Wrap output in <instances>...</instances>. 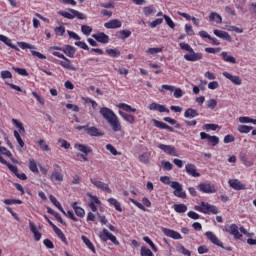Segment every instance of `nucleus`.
I'll return each instance as SVG.
<instances>
[{"label": "nucleus", "mask_w": 256, "mask_h": 256, "mask_svg": "<svg viewBox=\"0 0 256 256\" xmlns=\"http://www.w3.org/2000/svg\"><path fill=\"white\" fill-rule=\"evenodd\" d=\"M160 181L161 183H164V185H170V187L173 184V181H171V177L169 176H161Z\"/></svg>", "instance_id": "nucleus-62"}, {"label": "nucleus", "mask_w": 256, "mask_h": 256, "mask_svg": "<svg viewBox=\"0 0 256 256\" xmlns=\"http://www.w3.org/2000/svg\"><path fill=\"white\" fill-rule=\"evenodd\" d=\"M75 47L71 46V45H67L64 48V53L65 55H67V57H70L71 59H73L75 57Z\"/></svg>", "instance_id": "nucleus-38"}, {"label": "nucleus", "mask_w": 256, "mask_h": 256, "mask_svg": "<svg viewBox=\"0 0 256 256\" xmlns=\"http://www.w3.org/2000/svg\"><path fill=\"white\" fill-rule=\"evenodd\" d=\"M163 18L166 21V24L168 25V27H170V29H175V22H173L171 17L167 15H163Z\"/></svg>", "instance_id": "nucleus-59"}, {"label": "nucleus", "mask_w": 256, "mask_h": 256, "mask_svg": "<svg viewBox=\"0 0 256 256\" xmlns=\"http://www.w3.org/2000/svg\"><path fill=\"white\" fill-rule=\"evenodd\" d=\"M54 33H56V35H58L59 37H63V35H65V28H64V26L56 27L54 29Z\"/></svg>", "instance_id": "nucleus-63"}, {"label": "nucleus", "mask_w": 256, "mask_h": 256, "mask_svg": "<svg viewBox=\"0 0 256 256\" xmlns=\"http://www.w3.org/2000/svg\"><path fill=\"white\" fill-rule=\"evenodd\" d=\"M176 251L178 253H182V255H186V256H191V251H189L188 249H186L185 246L179 244L176 246Z\"/></svg>", "instance_id": "nucleus-47"}, {"label": "nucleus", "mask_w": 256, "mask_h": 256, "mask_svg": "<svg viewBox=\"0 0 256 256\" xmlns=\"http://www.w3.org/2000/svg\"><path fill=\"white\" fill-rule=\"evenodd\" d=\"M108 203H110V205H113L115 207L116 211H119L120 213L123 211V208H121V203H119V201H117V199L109 198Z\"/></svg>", "instance_id": "nucleus-44"}, {"label": "nucleus", "mask_w": 256, "mask_h": 256, "mask_svg": "<svg viewBox=\"0 0 256 256\" xmlns=\"http://www.w3.org/2000/svg\"><path fill=\"white\" fill-rule=\"evenodd\" d=\"M237 129H238L239 133H250L251 131H253V127L247 126V125H240V126H238Z\"/></svg>", "instance_id": "nucleus-52"}, {"label": "nucleus", "mask_w": 256, "mask_h": 256, "mask_svg": "<svg viewBox=\"0 0 256 256\" xmlns=\"http://www.w3.org/2000/svg\"><path fill=\"white\" fill-rule=\"evenodd\" d=\"M161 165H162L163 169H165V171H171L173 169V164L169 161L163 160L161 162Z\"/></svg>", "instance_id": "nucleus-60"}, {"label": "nucleus", "mask_w": 256, "mask_h": 256, "mask_svg": "<svg viewBox=\"0 0 256 256\" xmlns=\"http://www.w3.org/2000/svg\"><path fill=\"white\" fill-rule=\"evenodd\" d=\"M92 37H93V39L98 41V43H104V44L109 43V37L107 36V34H105L103 32L98 33V34H93Z\"/></svg>", "instance_id": "nucleus-25"}, {"label": "nucleus", "mask_w": 256, "mask_h": 256, "mask_svg": "<svg viewBox=\"0 0 256 256\" xmlns=\"http://www.w3.org/2000/svg\"><path fill=\"white\" fill-rule=\"evenodd\" d=\"M86 133L91 137H101L103 135L96 127H87Z\"/></svg>", "instance_id": "nucleus-30"}, {"label": "nucleus", "mask_w": 256, "mask_h": 256, "mask_svg": "<svg viewBox=\"0 0 256 256\" xmlns=\"http://www.w3.org/2000/svg\"><path fill=\"white\" fill-rule=\"evenodd\" d=\"M120 117H122V119H124V121H126V123H129L130 125H133V123H135V116L131 115V114H127L123 111H119L118 112Z\"/></svg>", "instance_id": "nucleus-27"}, {"label": "nucleus", "mask_w": 256, "mask_h": 256, "mask_svg": "<svg viewBox=\"0 0 256 256\" xmlns=\"http://www.w3.org/2000/svg\"><path fill=\"white\" fill-rule=\"evenodd\" d=\"M239 123H252V125H256V119H253L249 116H241L238 119Z\"/></svg>", "instance_id": "nucleus-46"}, {"label": "nucleus", "mask_w": 256, "mask_h": 256, "mask_svg": "<svg viewBox=\"0 0 256 256\" xmlns=\"http://www.w3.org/2000/svg\"><path fill=\"white\" fill-rule=\"evenodd\" d=\"M150 157H151V154L149 152H144L138 157V159L140 163H144L145 165H147V163H149Z\"/></svg>", "instance_id": "nucleus-45"}, {"label": "nucleus", "mask_w": 256, "mask_h": 256, "mask_svg": "<svg viewBox=\"0 0 256 256\" xmlns=\"http://www.w3.org/2000/svg\"><path fill=\"white\" fill-rule=\"evenodd\" d=\"M209 21H214L215 23L221 24L223 23V18L218 13L212 12L209 15Z\"/></svg>", "instance_id": "nucleus-36"}, {"label": "nucleus", "mask_w": 256, "mask_h": 256, "mask_svg": "<svg viewBox=\"0 0 256 256\" xmlns=\"http://www.w3.org/2000/svg\"><path fill=\"white\" fill-rule=\"evenodd\" d=\"M81 32L83 33V35L89 36L93 32V28H91V26L82 25Z\"/></svg>", "instance_id": "nucleus-54"}, {"label": "nucleus", "mask_w": 256, "mask_h": 256, "mask_svg": "<svg viewBox=\"0 0 256 256\" xmlns=\"http://www.w3.org/2000/svg\"><path fill=\"white\" fill-rule=\"evenodd\" d=\"M99 237L101 241H103V243H107V241H111L114 245H119V241H117V237H115V235L110 233V231L107 230V228H104L99 233Z\"/></svg>", "instance_id": "nucleus-6"}, {"label": "nucleus", "mask_w": 256, "mask_h": 256, "mask_svg": "<svg viewBox=\"0 0 256 256\" xmlns=\"http://www.w3.org/2000/svg\"><path fill=\"white\" fill-rule=\"evenodd\" d=\"M83 243L86 245V247H88V249H90V251H92V253H95V246H93V243L91 242V240H89V238H87V236H82L81 237Z\"/></svg>", "instance_id": "nucleus-43"}, {"label": "nucleus", "mask_w": 256, "mask_h": 256, "mask_svg": "<svg viewBox=\"0 0 256 256\" xmlns=\"http://www.w3.org/2000/svg\"><path fill=\"white\" fill-rule=\"evenodd\" d=\"M87 196L90 198L89 207L93 213H96L97 211V205H101V200L95 195H92L91 193H88Z\"/></svg>", "instance_id": "nucleus-13"}, {"label": "nucleus", "mask_w": 256, "mask_h": 256, "mask_svg": "<svg viewBox=\"0 0 256 256\" xmlns=\"http://www.w3.org/2000/svg\"><path fill=\"white\" fill-rule=\"evenodd\" d=\"M194 209L195 211H199V213H204L205 215H217V213H219L217 206L206 202H201L200 205L195 206Z\"/></svg>", "instance_id": "nucleus-3"}, {"label": "nucleus", "mask_w": 256, "mask_h": 256, "mask_svg": "<svg viewBox=\"0 0 256 256\" xmlns=\"http://www.w3.org/2000/svg\"><path fill=\"white\" fill-rule=\"evenodd\" d=\"M90 183L94 185L97 189H101V191H106V193H111V188H109V185L103 183L102 181H99L95 178L90 179Z\"/></svg>", "instance_id": "nucleus-10"}, {"label": "nucleus", "mask_w": 256, "mask_h": 256, "mask_svg": "<svg viewBox=\"0 0 256 256\" xmlns=\"http://www.w3.org/2000/svg\"><path fill=\"white\" fill-rule=\"evenodd\" d=\"M64 61H60L59 65L63 67L64 69H69L70 71H77V68L73 66L71 63V60H69L67 57L63 58Z\"/></svg>", "instance_id": "nucleus-26"}, {"label": "nucleus", "mask_w": 256, "mask_h": 256, "mask_svg": "<svg viewBox=\"0 0 256 256\" xmlns=\"http://www.w3.org/2000/svg\"><path fill=\"white\" fill-rule=\"evenodd\" d=\"M153 123L155 127H158L159 129H167V131H173V128L164 122H161L159 120H153Z\"/></svg>", "instance_id": "nucleus-37"}, {"label": "nucleus", "mask_w": 256, "mask_h": 256, "mask_svg": "<svg viewBox=\"0 0 256 256\" xmlns=\"http://www.w3.org/2000/svg\"><path fill=\"white\" fill-rule=\"evenodd\" d=\"M107 151L111 152L112 155L116 157V155H121V152H118L117 149L111 144L106 145Z\"/></svg>", "instance_id": "nucleus-58"}, {"label": "nucleus", "mask_w": 256, "mask_h": 256, "mask_svg": "<svg viewBox=\"0 0 256 256\" xmlns=\"http://www.w3.org/2000/svg\"><path fill=\"white\" fill-rule=\"evenodd\" d=\"M198 189L202 193H217V189H215V185H211L209 183H200L198 185Z\"/></svg>", "instance_id": "nucleus-14"}, {"label": "nucleus", "mask_w": 256, "mask_h": 256, "mask_svg": "<svg viewBox=\"0 0 256 256\" xmlns=\"http://www.w3.org/2000/svg\"><path fill=\"white\" fill-rule=\"evenodd\" d=\"M143 241H145V243H148V245H150L151 249L155 253H157V246H155V243H153V241H151V239L148 236H144Z\"/></svg>", "instance_id": "nucleus-55"}, {"label": "nucleus", "mask_w": 256, "mask_h": 256, "mask_svg": "<svg viewBox=\"0 0 256 256\" xmlns=\"http://www.w3.org/2000/svg\"><path fill=\"white\" fill-rule=\"evenodd\" d=\"M58 14L61 15V17H65V19H80V20H85L87 19V16L78 10L75 9H69V12L67 11H59Z\"/></svg>", "instance_id": "nucleus-4"}, {"label": "nucleus", "mask_w": 256, "mask_h": 256, "mask_svg": "<svg viewBox=\"0 0 256 256\" xmlns=\"http://www.w3.org/2000/svg\"><path fill=\"white\" fill-rule=\"evenodd\" d=\"M222 59L223 61H225L226 63H232L233 65H235V63H237V59H235V57L230 56L229 53L227 52H222L221 53Z\"/></svg>", "instance_id": "nucleus-33"}, {"label": "nucleus", "mask_w": 256, "mask_h": 256, "mask_svg": "<svg viewBox=\"0 0 256 256\" xmlns=\"http://www.w3.org/2000/svg\"><path fill=\"white\" fill-rule=\"evenodd\" d=\"M129 37H131V30H121L119 31V39H122L123 41H125V39H129Z\"/></svg>", "instance_id": "nucleus-49"}, {"label": "nucleus", "mask_w": 256, "mask_h": 256, "mask_svg": "<svg viewBox=\"0 0 256 256\" xmlns=\"http://www.w3.org/2000/svg\"><path fill=\"white\" fill-rule=\"evenodd\" d=\"M0 41L7 45L8 47H11V49H15V51H19V48L11 43V39L5 35L0 36Z\"/></svg>", "instance_id": "nucleus-32"}, {"label": "nucleus", "mask_w": 256, "mask_h": 256, "mask_svg": "<svg viewBox=\"0 0 256 256\" xmlns=\"http://www.w3.org/2000/svg\"><path fill=\"white\" fill-rule=\"evenodd\" d=\"M158 149H161V151H163L167 155H171L172 157H177V150L175 149V147L171 145L160 144L158 146Z\"/></svg>", "instance_id": "nucleus-16"}, {"label": "nucleus", "mask_w": 256, "mask_h": 256, "mask_svg": "<svg viewBox=\"0 0 256 256\" xmlns=\"http://www.w3.org/2000/svg\"><path fill=\"white\" fill-rule=\"evenodd\" d=\"M106 53L109 57H119V55H121L119 49H106Z\"/></svg>", "instance_id": "nucleus-53"}, {"label": "nucleus", "mask_w": 256, "mask_h": 256, "mask_svg": "<svg viewBox=\"0 0 256 256\" xmlns=\"http://www.w3.org/2000/svg\"><path fill=\"white\" fill-rule=\"evenodd\" d=\"M224 231L226 233H229L230 235H233L234 239H241L243 235H247L248 237H251V234L245 229V227H240L237 226L236 224H231L229 226H226L224 228Z\"/></svg>", "instance_id": "nucleus-2"}, {"label": "nucleus", "mask_w": 256, "mask_h": 256, "mask_svg": "<svg viewBox=\"0 0 256 256\" xmlns=\"http://www.w3.org/2000/svg\"><path fill=\"white\" fill-rule=\"evenodd\" d=\"M213 33L216 35V37H219V39H224V41H228L229 43L232 41L231 35L225 31L215 29Z\"/></svg>", "instance_id": "nucleus-23"}, {"label": "nucleus", "mask_w": 256, "mask_h": 256, "mask_svg": "<svg viewBox=\"0 0 256 256\" xmlns=\"http://www.w3.org/2000/svg\"><path fill=\"white\" fill-rule=\"evenodd\" d=\"M100 115H102L103 119L107 120V123L108 121H111L113 118L117 116V114L113 112V110L107 107H103L100 109Z\"/></svg>", "instance_id": "nucleus-8"}, {"label": "nucleus", "mask_w": 256, "mask_h": 256, "mask_svg": "<svg viewBox=\"0 0 256 256\" xmlns=\"http://www.w3.org/2000/svg\"><path fill=\"white\" fill-rule=\"evenodd\" d=\"M74 149H76V151H80V153H84V155H89V153L93 152L91 147H89L88 145L79 143L74 144Z\"/></svg>", "instance_id": "nucleus-22"}, {"label": "nucleus", "mask_w": 256, "mask_h": 256, "mask_svg": "<svg viewBox=\"0 0 256 256\" xmlns=\"http://www.w3.org/2000/svg\"><path fill=\"white\" fill-rule=\"evenodd\" d=\"M222 75H223V77H225L226 79L231 81V83H233V85H242L243 84V80L239 76H233L229 72H223Z\"/></svg>", "instance_id": "nucleus-19"}, {"label": "nucleus", "mask_w": 256, "mask_h": 256, "mask_svg": "<svg viewBox=\"0 0 256 256\" xmlns=\"http://www.w3.org/2000/svg\"><path fill=\"white\" fill-rule=\"evenodd\" d=\"M205 237H207V239L209 241H211L213 243V245H216L217 247H221L223 249V242H221V240H219V238H217L215 233H213L211 231H207L205 233Z\"/></svg>", "instance_id": "nucleus-15"}, {"label": "nucleus", "mask_w": 256, "mask_h": 256, "mask_svg": "<svg viewBox=\"0 0 256 256\" xmlns=\"http://www.w3.org/2000/svg\"><path fill=\"white\" fill-rule=\"evenodd\" d=\"M143 13L145 17H151V15H155V13H157V10L153 6H146L143 8Z\"/></svg>", "instance_id": "nucleus-39"}, {"label": "nucleus", "mask_w": 256, "mask_h": 256, "mask_svg": "<svg viewBox=\"0 0 256 256\" xmlns=\"http://www.w3.org/2000/svg\"><path fill=\"white\" fill-rule=\"evenodd\" d=\"M187 175H190V177H201V174L197 172V166L192 163H188L185 166Z\"/></svg>", "instance_id": "nucleus-18"}, {"label": "nucleus", "mask_w": 256, "mask_h": 256, "mask_svg": "<svg viewBox=\"0 0 256 256\" xmlns=\"http://www.w3.org/2000/svg\"><path fill=\"white\" fill-rule=\"evenodd\" d=\"M29 169L30 171H32V173H39V168H37V162L33 158L29 160Z\"/></svg>", "instance_id": "nucleus-48"}, {"label": "nucleus", "mask_w": 256, "mask_h": 256, "mask_svg": "<svg viewBox=\"0 0 256 256\" xmlns=\"http://www.w3.org/2000/svg\"><path fill=\"white\" fill-rule=\"evenodd\" d=\"M13 125L19 129L20 133H25V127L23 126V123L17 119H12Z\"/></svg>", "instance_id": "nucleus-51"}, {"label": "nucleus", "mask_w": 256, "mask_h": 256, "mask_svg": "<svg viewBox=\"0 0 256 256\" xmlns=\"http://www.w3.org/2000/svg\"><path fill=\"white\" fill-rule=\"evenodd\" d=\"M179 47H180V49H182V51H188V53H189V54L184 55L185 61L195 62V61H201V59H203V53L195 52V50H193L191 45H189L185 42H181L179 44Z\"/></svg>", "instance_id": "nucleus-1"}, {"label": "nucleus", "mask_w": 256, "mask_h": 256, "mask_svg": "<svg viewBox=\"0 0 256 256\" xmlns=\"http://www.w3.org/2000/svg\"><path fill=\"white\" fill-rule=\"evenodd\" d=\"M161 231L162 233H164L166 237H170V239H175V240L182 239L181 234L175 230L162 227Z\"/></svg>", "instance_id": "nucleus-12"}, {"label": "nucleus", "mask_w": 256, "mask_h": 256, "mask_svg": "<svg viewBox=\"0 0 256 256\" xmlns=\"http://www.w3.org/2000/svg\"><path fill=\"white\" fill-rule=\"evenodd\" d=\"M184 117L186 119H195V117H199V112H197V110L193 109V108H188L185 112H184Z\"/></svg>", "instance_id": "nucleus-29"}, {"label": "nucleus", "mask_w": 256, "mask_h": 256, "mask_svg": "<svg viewBox=\"0 0 256 256\" xmlns=\"http://www.w3.org/2000/svg\"><path fill=\"white\" fill-rule=\"evenodd\" d=\"M54 233L57 235V237L67 245V238L65 237V234L61 229H59L57 226H54L53 228Z\"/></svg>", "instance_id": "nucleus-34"}, {"label": "nucleus", "mask_w": 256, "mask_h": 256, "mask_svg": "<svg viewBox=\"0 0 256 256\" xmlns=\"http://www.w3.org/2000/svg\"><path fill=\"white\" fill-rule=\"evenodd\" d=\"M171 188L174 189L173 193L175 197H178L179 199H185L187 197V194L183 191V185L181 183L173 181Z\"/></svg>", "instance_id": "nucleus-7"}, {"label": "nucleus", "mask_w": 256, "mask_h": 256, "mask_svg": "<svg viewBox=\"0 0 256 256\" xmlns=\"http://www.w3.org/2000/svg\"><path fill=\"white\" fill-rule=\"evenodd\" d=\"M50 181H52L53 183H55V181L61 183V181H63L62 173L58 170H53L52 174L50 175Z\"/></svg>", "instance_id": "nucleus-28"}, {"label": "nucleus", "mask_w": 256, "mask_h": 256, "mask_svg": "<svg viewBox=\"0 0 256 256\" xmlns=\"http://www.w3.org/2000/svg\"><path fill=\"white\" fill-rule=\"evenodd\" d=\"M49 199H50L51 203H53V205H55V207H57V209H59V211H61V213H65V209H63V206H61V203L59 201H57V198H55V196L50 195Z\"/></svg>", "instance_id": "nucleus-41"}, {"label": "nucleus", "mask_w": 256, "mask_h": 256, "mask_svg": "<svg viewBox=\"0 0 256 256\" xmlns=\"http://www.w3.org/2000/svg\"><path fill=\"white\" fill-rule=\"evenodd\" d=\"M72 209L76 213L77 217H85V209L80 206H77V202L72 203Z\"/></svg>", "instance_id": "nucleus-31"}, {"label": "nucleus", "mask_w": 256, "mask_h": 256, "mask_svg": "<svg viewBox=\"0 0 256 256\" xmlns=\"http://www.w3.org/2000/svg\"><path fill=\"white\" fill-rule=\"evenodd\" d=\"M17 45L18 47H20V49H30L31 54L34 57H38V59H47L46 55H43L42 53L33 50L37 49L35 45L29 44L27 42H17Z\"/></svg>", "instance_id": "nucleus-5"}, {"label": "nucleus", "mask_w": 256, "mask_h": 256, "mask_svg": "<svg viewBox=\"0 0 256 256\" xmlns=\"http://www.w3.org/2000/svg\"><path fill=\"white\" fill-rule=\"evenodd\" d=\"M123 26V22L119 19H112L106 23H104V27L106 29H121Z\"/></svg>", "instance_id": "nucleus-17"}, {"label": "nucleus", "mask_w": 256, "mask_h": 256, "mask_svg": "<svg viewBox=\"0 0 256 256\" xmlns=\"http://www.w3.org/2000/svg\"><path fill=\"white\" fill-rule=\"evenodd\" d=\"M38 146L40 147L41 151H45L46 153H49V151H51V147H49V144H47V142H45V140L40 139L38 141Z\"/></svg>", "instance_id": "nucleus-42"}, {"label": "nucleus", "mask_w": 256, "mask_h": 256, "mask_svg": "<svg viewBox=\"0 0 256 256\" xmlns=\"http://www.w3.org/2000/svg\"><path fill=\"white\" fill-rule=\"evenodd\" d=\"M4 203L5 205H21L23 202L19 199H5Z\"/></svg>", "instance_id": "nucleus-56"}, {"label": "nucleus", "mask_w": 256, "mask_h": 256, "mask_svg": "<svg viewBox=\"0 0 256 256\" xmlns=\"http://www.w3.org/2000/svg\"><path fill=\"white\" fill-rule=\"evenodd\" d=\"M228 183L235 191H243L245 189V184H242L238 179L229 180Z\"/></svg>", "instance_id": "nucleus-21"}, {"label": "nucleus", "mask_w": 256, "mask_h": 256, "mask_svg": "<svg viewBox=\"0 0 256 256\" xmlns=\"http://www.w3.org/2000/svg\"><path fill=\"white\" fill-rule=\"evenodd\" d=\"M29 227H30V231L34 235L35 241H41V232H39V230L37 229V226L35 225V223H33V221H29Z\"/></svg>", "instance_id": "nucleus-24"}, {"label": "nucleus", "mask_w": 256, "mask_h": 256, "mask_svg": "<svg viewBox=\"0 0 256 256\" xmlns=\"http://www.w3.org/2000/svg\"><path fill=\"white\" fill-rule=\"evenodd\" d=\"M243 165H245V167H253L254 162L253 160L249 159L247 156L243 155L240 157Z\"/></svg>", "instance_id": "nucleus-50"}, {"label": "nucleus", "mask_w": 256, "mask_h": 256, "mask_svg": "<svg viewBox=\"0 0 256 256\" xmlns=\"http://www.w3.org/2000/svg\"><path fill=\"white\" fill-rule=\"evenodd\" d=\"M173 209L176 213H187V205L185 204H174Z\"/></svg>", "instance_id": "nucleus-40"}, {"label": "nucleus", "mask_w": 256, "mask_h": 256, "mask_svg": "<svg viewBox=\"0 0 256 256\" xmlns=\"http://www.w3.org/2000/svg\"><path fill=\"white\" fill-rule=\"evenodd\" d=\"M206 105L208 109H215V107H217V100L210 99L207 101Z\"/></svg>", "instance_id": "nucleus-64"}, {"label": "nucleus", "mask_w": 256, "mask_h": 256, "mask_svg": "<svg viewBox=\"0 0 256 256\" xmlns=\"http://www.w3.org/2000/svg\"><path fill=\"white\" fill-rule=\"evenodd\" d=\"M163 48H149L146 50L148 55H157V53H162Z\"/></svg>", "instance_id": "nucleus-57"}, {"label": "nucleus", "mask_w": 256, "mask_h": 256, "mask_svg": "<svg viewBox=\"0 0 256 256\" xmlns=\"http://www.w3.org/2000/svg\"><path fill=\"white\" fill-rule=\"evenodd\" d=\"M118 109H122L123 111H126V113H135L137 109L131 107L129 104L120 103L117 104Z\"/></svg>", "instance_id": "nucleus-35"}, {"label": "nucleus", "mask_w": 256, "mask_h": 256, "mask_svg": "<svg viewBox=\"0 0 256 256\" xmlns=\"http://www.w3.org/2000/svg\"><path fill=\"white\" fill-rule=\"evenodd\" d=\"M141 256H153V252L147 248V247H141V251H140Z\"/></svg>", "instance_id": "nucleus-61"}, {"label": "nucleus", "mask_w": 256, "mask_h": 256, "mask_svg": "<svg viewBox=\"0 0 256 256\" xmlns=\"http://www.w3.org/2000/svg\"><path fill=\"white\" fill-rule=\"evenodd\" d=\"M108 123L114 133H119V131L123 130V126H121V121H119V117L117 116L108 121Z\"/></svg>", "instance_id": "nucleus-11"}, {"label": "nucleus", "mask_w": 256, "mask_h": 256, "mask_svg": "<svg viewBox=\"0 0 256 256\" xmlns=\"http://www.w3.org/2000/svg\"><path fill=\"white\" fill-rule=\"evenodd\" d=\"M148 109L150 111H159V113H169V109H167L165 107V105H161V104H158V103H151L149 106H148Z\"/></svg>", "instance_id": "nucleus-20"}, {"label": "nucleus", "mask_w": 256, "mask_h": 256, "mask_svg": "<svg viewBox=\"0 0 256 256\" xmlns=\"http://www.w3.org/2000/svg\"><path fill=\"white\" fill-rule=\"evenodd\" d=\"M200 138L202 140L207 139L208 143H210V145H212V147H215V146L219 145V137H217V136H211V135H209L205 132H201L200 133Z\"/></svg>", "instance_id": "nucleus-9"}]
</instances>
